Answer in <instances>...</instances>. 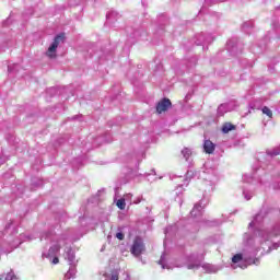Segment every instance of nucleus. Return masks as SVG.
I'll return each mask as SVG.
<instances>
[{
	"label": "nucleus",
	"mask_w": 280,
	"mask_h": 280,
	"mask_svg": "<svg viewBox=\"0 0 280 280\" xmlns=\"http://www.w3.org/2000/svg\"><path fill=\"white\" fill-rule=\"evenodd\" d=\"M182 154H183L184 159H186V161H189V156H191V149L184 148L182 150Z\"/></svg>",
	"instance_id": "7"
},
{
	"label": "nucleus",
	"mask_w": 280,
	"mask_h": 280,
	"mask_svg": "<svg viewBox=\"0 0 280 280\" xmlns=\"http://www.w3.org/2000/svg\"><path fill=\"white\" fill-rule=\"evenodd\" d=\"M116 207H118V209H126V199H118L116 202Z\"/></svg>",
	"instance_id": "10"
},
{
	"label": "nucleus",
	"mask_w": 280,
	"mask_h": 280,
	"mask_svg": "<svg viewBox=\"0 0 280 280\" xmlns=\"http://www.w3.org/2000/svg\"><path fill=\"white\" fill-rule=\"evenodd\" d=\"M116 237H117V240H119L121 242L125 240L126 235L121 232H118V233H116Z\"/></svg>",
	"instance_id": "12"
},
{
	"label": "nucleus",
	"mask_w": 280,
	"mask_h": 280,
	"mask_svg": "<svg viewBox=\"0 0 280 280\" xmlns=\"http://www.w3.org/2000/svg\"><path fill=\"white\" fill-rule=\"evenodd\" d=\"M235 125L231 124V122H225L222 126V133L223 135H229V132H231V130H235Z\"/></svg>",
	"instance_id": "5"
},
{
	"label": "nucleus",
	"mask_w": 280,
	"mask_h": 280,
	"mask_svg": "<svg viewBox=\"0 0 280 280\" xmlns=\"http://www.w3.org/2000/svg\"><path fill=\"white\" fill-rule=\"evenodd\" d=\"M51 264H60V259L58 257H54Z\"/></svg>",
	"instance_id": "13"
},
{
	"label": "nucleus",
	"mask_w": 280,
	"mask_h": 280,
	"mask_svg": "<svg viewBox=\"0 0 280 280\" xmlns=\"http://www.w3.org/2000/svg\"><path fill=\"white\" fill-rule=\"evenodd\" d=\"M65 33H60L59 35L55 36L51 45L48 47L46 51L47 58L56 59L58 58L57 51L60 43H65Z\"/></svg>",
	"instance_id": "1"
},
{
	"label": "nucleus",
	"mask_w": 280,
	"mask_h": 280,
	"mask_svg": "<svg viewBox=\"0 0 280 280\" xmlns=\"http://www.w3.org/2000/svg\"><path fill=\"white\" fill-rule=\"evenodd\" d=\"M242 259H243L242 254H235V255L232 257V262H233V264H240V261H242Z\"/></svg>",
	"instance_id": "11"
},
{
	"label": "nucleus",
	"mask_w": 280,
	"mask_h": 280,
	"mask_svg": "<svg viewBox=\"0 0 280 280\" xmlns=\"http://www.w3.org/2000/svg\"><path fill=\"white\" fill-rule=\"evenodd\" d=\"M203 150L206 154H213L215 152V144L211 140H206L203 142Z\"/></svg>",
	"instance_id": "4"
},
{
	"label": "nucleus",
	"mask_w": 280,
	"mask_h": 280,
	"mask_svg": "<svg viewBox=\"0 0 280 280\" xmlns=\"http://www.w3.org/2000/svg\"><path fill=\"white\" fill-rule=\"evenodd\" d=\"M110 280H119V275L117 273L113 275Z\"/></svg>",
	"instance_id": "14"
},
{
	"label": "nucleus",
	"mask_w": 280,
	"mask_h": 280,
	"mask_svg": "<svg viewBox=\"0 0 280 280\" xmlns=\"http://www.w3.org/2000/svg\"><path fill=\"white\" fill-rule=\"evenodd\" d=\"M172 108V101L170 98H162L156 104V114L162 115V113H167Z\"/></svg>",
	"instance_id": "3"
},
{
	"label": "nucleus",
	"mask_w": 280,
	"mask_h": 280,
	"mask_svg": "<svg viewBox=\"0 0 280 280\" xmlns=\"http://www.w3.org/2000/svg\"><path fill=\"white\" fill-rule=\"evenodd\" d=\"M262 115H267V117H269V119H272V110L270 108H268V106L262 107Z\"/></svg>",
	"instance_id": "9"
},
{
	"label": "nucleus",
	"mask_w": 280,
	"mask_h": 280,
	"mask_svg": "<svg viewBox=\"0 0 280 280\" xmlns=\"http://www.w3.org/2000/svg\"><path fill=\"white\" fill-rule=\"evenodd\" d=\"M14 279H15V276L13 272L3 273L0 277V280H14Z\"/></svg>",
	"instance_id": "8"
},
{
	"label": "nucleus",
	"mask_w": 280,
	"mask_h": 280,
	"mask_svg": "<svg viewBox=\"0 0 280 280\" xmlns=\"http://www.w3.org/2000/svg\"><path fill=\"white\" fill-rule=\"evenodd\" d=\"M60 244L52 245L48 249V257H54V255H58V253H60Z\"/></svg>",
	"instance_id": "6"
},
{
	"label": "nucleus",
	"mask_w": 280,
	"mask_h": 280,
	"mask_svg": "<svg viewBox=\"0 0 280 280\" xmlns=\"http://www.w3.org/2000/svg\"><path fill=\"white\" fill-rule=\"evenodd\" d=\"M253 264H254L255 266H259V258H255V259L253 260Z\"/></svg>",
	"instance_id": "15"
},
{
	"label": "nucleus",
	"mask_w": 280,
	"mask_h": 280,
	"mask_svg": "<svg viewBox=\"0 0 280 280\" xmlns=\"http://www.w3.org/2000/svg\"><path fill=\"white\" fill-rule=\"evenodd\" d=\"M144 252L145 243L143 242V238H141V236H136L130 247L131 255H133V257H141Z\"/></svg>",
	"instance_id": "2"
}]
</instances>
